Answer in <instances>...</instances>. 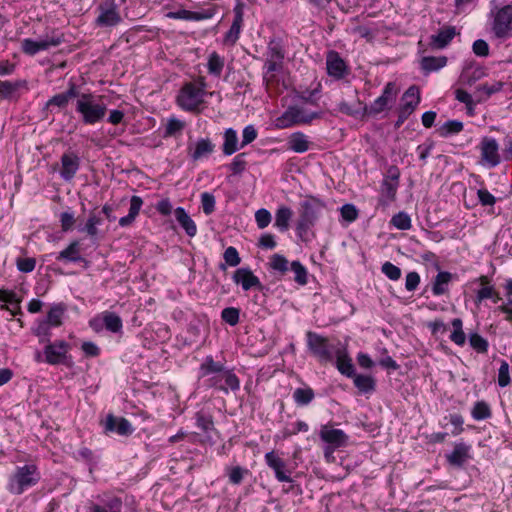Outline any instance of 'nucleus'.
Segmentation results:
<instances>
[{
    "label": "nucleus",
    "mask_w": 512,
    "mask_h": 512,
    "mask_svg": "<svg viewBox=\"0 0 512 512\" xmlns=\"http://www.w3.org/2000/svg\"><path fill=\"white\" fill-rule=\"evenodd\" d=\"M199 379H203L206 387L218 389L225 394H228L229 390L237 391L240 388V380L236 374L223 363L214 361L212 356H206L201 363Z\"/></svg>",
    "instance_id": "nucleus-1"
},
{
    "label": "nucleus",
    "mask_w": 512,
    "mask_h": 512,
    "mask_svg": "<svg viewBox=\"0 0 512 512\" xmlns=\"http://www.w3.org/2000/svg\"><path fill=\"white\" fill-rule=\"evenodd\" d=\"M75 111L80 115L84 124L94 125L104 119L107 106L100 101V97H96L92 93H82L76 101Z\"/></svg>",
    "instance_id": "nucleus-2"
},
{
    "label": "nucleus",
    "mask_w": 512,
    "mask_h": 512,
    "mask_svg": "<svg viewBox=\"0 0 512 512\" xmlns=\"http://www.w3.org/2000/svg\"><path fill=\"white\" fill-rule=\"evenodd\" d=\"M325 205L317 198H309L300 204L299 218L297 220V234L302 237L320 218Z\"/></svg>",
    "instance_id": "nucleus-3"
},
{
    "label": "nucleus",
    "mask_w": 512,
    "mask_h": 512,
    "mask_svg": "<svg viewBox=\"0 0 512 512\" xmlns=\"http://www.w3.org/2000/svg\"><path fill=\"white\" fill-rule=\"evenodd\" d=\"M40 479L37 467L32 464L17 467L10 477L8 490L16 495L22 494L26 489L34 486Z\"/></svg>",
    "instance_id": "nucleus-4"
},
{
    "label": "nucleus",
    "mask_w": 512,
    "mask_h": 512,
    "mask_svg": "<svg viewBox=\"0 0 512 512\" xmlns=\"http://www.w3.org/2000/svg\"><path fill=\"white\" fill-rule=\"evenodd\" d=\"M320 115L319 112H309L299 106H290L276 118L275 126L279 129H285L298 124H308L319 118Z\"/></svg>",
    "instance_id": "nucleus-5"
},
{
    "label": "nucleus",
    "mask_w": 512,
    "mask_h": 512,
    "mask_svg": "<svg viewBox=\"0 0 512 512\" xmlns=\"http://www.w3.org/2000/svg\"><path fill=\"white\" fill-rule=\"evenodd\" d=\"M64 42V35L56 30L46 33L38 40L25 38L21 41V50L29 56H34L40 51H46L57 47Z\"/></svg>",
    "instance_id": "nucleus-6"
},
{
    "label": "nucleus",
    "mask_w": 512,
    "mask_h": 512,
    "mask_svg": "<svg viewBox=\"0 0 512 512\" xmlns=\"http://www.w3.org/2000/svg\"><path fill=\"white\" fill-rule=\"evenodd\" d=\"M306 342L311 354L320 361L332 362L334 360L337 343H330L327 337L313 331L306 333Z\"/></svg>",
    "instance_id": "nucleus-7"
},
{
    "label": "nucleus",
    "mask_w": 512,
    "mask_h": 512,
    "mask_svg": "<svg viewBox=\"0 0 512 512\" xmlns=\"http://www.w3.org/2000/svg\"><path fill=\"white\" fill-rule=\"evenodd\" d=\"M205 84L196 85L194 83L185 84L178 95L179 106L186 111H195L204 101Z\"/></svg>",
    "instance_id": "nucleus-8"
},
{
    "label": "nucleus",
    "mask_w": 512,
    "mask_h": 512,
    "mask_svg": "<svg viewBox=\"0 0 512 512\" xmlns=\"http://www.w3.org/2000/svg\"><path fill=\"white\" fill-rule=\"evenodd\" d=\"M266 465L274 472V476L278 482L292 483V470L288 467L287 462L280 457L275 451L267 452L264 455Z\"/></svg>",
    "instance_id": "nucleus-9"
},
{
    "label": "nucleus",
    "mask_w": 512,
    "mask_h": 512,
    "mask_svg": "<svg viewBox=\"0 0 512 512\" xmlns=\"http://www.w3.org/2000/svg\"><path fill=\"white\" fill-rule=\"evenodd\" d=\"M43 350L44 360L50 365L64 364L70 350V344L64 340L45 343Z\"/></svg>",
    "instance_id": "nucleus-10"
},
{
    "label": "nucleus",
    "mask_w": 512,
    "mask_h": 512,
    "mask_svg": "<svg viewBox=\"0 0 512 512\" xmlns=\"http://www.w3.org/2000/svg\"><path fill=\"white\" fill-rule=\"evenodd\" d=\"M512 31V5L498 9L493 22V32L498 38H507Z\"/></svg>",
    "instance_id": "nucleus-11"
},
{
    "label": "nucleus",
    "mask_w": 512,
    "mask_h": 512,
    "mask_svg": "<svg viewBox=\"0 0 512 512\" xmlns=\"http://www.w3.org/2000/svg\"><path fill=\"white\" fill-rule=\"evenodd\" d=\"M397 96V88L394 82H388L382 94L374 100V102L369 106L365 107V111L368 115H377L387 109L389 103L395 101Z\"/></svg>",
    "instance_id": "nucleus-12"
},
{
    "label": "nucleus",
    "mask_w": 512,
    "mask_h": 512,
    "mask_svg": "<svg viewBox=\"0 0 512 512\" xmlns=\"http://www.w3.org/2000/svg\"><path fill=\"white\" fill-rule=\"evenodd\" d=\"M118 7L114 0H106L99 6V15L96 22L101 27L116 26L121 22Z\"/></svg>",
    "instance_id": "nucleus-13"
},
{
    "label": "nucleus",
    "mask_w": 512,
    "mask_h": 512,
    "mask_svg": "<svg viewBox=\"0 0 512 512\" xmlns=\"http://www.w3.org/2000/svg\"><path fill=\"white\" fill-rule=\"evenodd\" d=\"M319 437L324 443L338 448L345 447L349 440V436L343 430L334 428L330 424L321 426Z\"/></svg>",
    "instance_id": "nucleus-14"
},
{
    "label": "nucleus",
    "mask_w": 512,
    "mask_h": 512,
    "mask_svg": "<svg viewBox=\"0 0 512 512\" xmlns=\"http://www.w3.org/2000/svg\"><path fill=\"white\" fill-rule=\"evenodd\" d=\"M326 68L329 76L339 80L344 78L348 72V66L340 54L331 50L326 55Z\"/></svg>",
    "instance_id": "nucleus-15"
},
{
    "label": "nucleus",
    "mask_w": 512,
    "mask_h": 512,
    "mask_svg": "<svg viewBox=\"0 0 512 512\" xmlns=\"http://www.w3.org/2000/svg\"><path fill=\"white\" fill-rule=\"evenodd\" d=\"M216 12L217 8L215 6H212L207 9H202L200 11H189L185 9H180L177 11L168 12L166 16L170 19L202 21L211 19L216 14Z\"/></svg>",
    "instance_id": "nucleus-16"
},
{
    "label": "nucleus",
    "mask_w": 512,
    "mask_h": 512,
    "mask_svg": "<svg viewBox=\"0 0 512 512\" xmlns=\"http://www.w3.org/2000/svg\"><path fill=\"white\" fill-rule=\"evenodd\" d=\"M400 171L397 166H390L387 175L381 184V195L388 201L395 200L398 185H399Z\"/></svg>",
    "instance_id": "nucleus-17"
},
{
    "label": "nucleus",
    "mask_w": 512,
    "mask_h": 512,
    "mask_svg": "<svg viewBox=\"0 0 512 512\" xmlns=\"http://www.w3.org/2000/svg\"><path fill=\"white\" fill-rule=\"evenodd\" d=\"M481 159L490 167L500 163L499 146L494 138L484 137L480 143Z\"/></svg>",
    "instance_id": "nucleus-18"
},
{
    "label": "nucleus",
    "mask_w": 512,
    "mask_h": 512,
    "mask_svg": "<svg viewBox=\"0 0 512 512\" xmlns=\"http://www.w3.org/2000/svg\"><path fill=\"white\" fill-rule=\"evenodd\" d=\"M232 279L237 285H241L244 291H248L252 288L262 291L264 288L259 278L254 275L249 268L242 267L237 269L234 272Z\"/></svg>",
    "instance_id": "nucleus-19"
},
{
    "label": "nucleus",
    "mask_w": 512,
    "mask_h": 512,
    "mask_svg": "<svg viewBox=\"0 0 512 512\" xmlns=\"http://www.w3.org/2000/svg\"><path fill=\"white\" fill-rule=\"evenodd\" d=\"M334 359L336 367L341 374L349 378L354 376L355 370L352 359L349 357L346 347L340 341H337Z\"/></svg>",
    "instance_id": "nucleus-20"
},
{
    "label": "nucleus",
    "mask_w": 512,
    "mask_h": 512,
    "mask_svg": "<svg viewBox=\"0 0 512 512\" xmlns=\"http://www.w3.org/2000/svg\"><path fill=\"white\" fill-rule=\"evenodd\" d=\"M244 7V3L238 2L233 9L234 19L230 29L227 31L224 37V42L226 44L234 45L239 39L243 25Z\"/></svg>",
    "instance_id": "nucleus-21"
},
{
    "label": "nucleus",
    "mask_w": 512,
    "mask_h": 512,
    "mask_svg": "<svg viewBox=\"0 0 512 512\" xmlns=\"http://www.w3.org/2000/svg\"><path fill=\"white\" fill-rule=\"evenodd\" d=\"M104 427L106 432H116L122 436L131 435L134 431L131 423L126 418L116 417L112 414L107 416Z\"/></svg>",
    "instance_id": "nucleus-22"
},
{
    "label": "nucleus",
    "mask_w": 512,
    "mask_h": 512,
    "mask_svg": "<svg viewBox=\"0 0 512 512\" xmlns=\"http://www.w3.org/2000/svg\"><path fill=\"white\" fill-rule=\"evenodd\" d=\"M28 90V82L26 80L2 81L0 80V98L6 100H17L19 98L18 91Z\"/></svg>",
    "instance_id": "nucleus-23"
},
{
    "label": "nucleus",
    "mask_w": 512,
    "mask_h": 512,
    "mask_svg": "<svg viewBox=\"0 0 512 512\" xmlns=\"http://www.w3.org/2000/svg\"><path fill=\"white\" fill-rule=\"evenodd\" d=\"M79 167L80 159L76 154L70 152L62 155L60 175L65 181L72 180Z\"/></svg>",
    "instance_id": "nucleus-24"
},
{
    "label": "nucleus",
    "mask_w": 512,
    "mask_h": 512,
    "mask_svg": "<svg viewBox=\"0 0 512 512\" xmlns=\"http://www.w3.org/2000/svg\"><path fill=\"white\" fill-rule=\"evenodd\" d=\"M215 145L209 138H201L195 144L188 146V153L193 161H198L214 152Z\"/></svg>",
    "instance_id": "nucleus-25"
},
{
    "label": "nucleus",
    "mask_w": 512,
    "mask_h": 512,
    "mask_svg": "<svg viewBox=\"0 0 512 512\" xmlns=\"http://www.w3.org/2000/svg\"><path fill=\"white\" fill-rule=\"evenodd\" d=\"M456 29L452 26H447L439 30V32L430 37V47L432 49L445 48L455 37Z\"/></svg>",
    "instance_id": "nucleus-26"
},
{
    "label": "nucleus",
    "mask_w": 512,
    "mask_h": 512,
    "mask_svg": "<svg viewBox=\"0 0 512 512\" xmlns=\"http://www.w3.org/2000/svg\"><path fill=\"white\" fill-rule=\"evenodd\" d=\"M470 446L465 443H456L454 449L446 456L450 465L455 467H462L469 459Z\"/></svg>",
    "instance_id": "nucleus-27"
},
{
    "label": "nucleus",
    "mask_w": 512,
    "mask_h": 512,
    "mask_svg": "<svg viewBox=\"0 0 512 512\" xmlns=\"http://www.w3.org/2000/svg\"><path fill=\"white\" fill-rule=\"evenodd\" d=\"M453 279V274L448 271H440L432 282V293L434 296H442L449 291V285Z\"/></svg>",
    "instance_id": "nucleus-28"
},
{
    "label": "nucleus",
    "mask_w": 512,
    "mask_h": 512,
    "mask_svg": "<svg viewBox=\"0 0 512 512\" xmlns=\"http://www.w3.org/2000/svg\"><path fill=\"white\" fill-rule=\"evenodd\" d=\"M311 142L302 132L292 133L287 141L288 149L295 153H304L310 149Z\"/></svg>",
    "instance_id": "nucleus-29"
},
{
    "label": "nucleus",
    "mask_w": 512,
    "mask_h": 512,
    "mask_svg": "<svg viewBox=\"0 0 512 512\" xmlns=\"http://www.w3.org/2000/svg\"><path fill=\"white\" fill-rule=\"evenodd\" d=\"M174 214L177 222L185 230L187 235L190 237L195 236L197 232L196 224L185 211V209L182 207H177L174 211Z\"/></svg>",
    "instance_id": "nucleus-30"
},
{
    "label": "nucleus",
    "mask_w": 512,
    "mask_h": 512,
    "mask_svg": "<svg viewBox=\"0 0 512 512\" xmlns=\"http://www.w3.org/2000/svg\"><path fill=\"white\" fill-rule=\"evenodd\" d=\"M223 138L222 151L224 155L230 156L241 149L240 144H238L237 132L233 128H227L224 131Z\"/></svg>",
    "instance_id": "nucleus-31"
},
{
    "label": "nucleus",
    "mask_w": 512,
    "mask_h": 512,
    "mask_svg": "<svg viewBox=\"0 0 512 512\" xmlns=\"http://www.w3.org/2000/svg\"><path fill=\"white\" fill-rule=\"evenodd\" d=\"M403 101L404 104L400 108L411 114L420 102L418 88L415 86L409 87L403 95Z\"/></svg>",
    "instance_id": "nucleus-32"
},
{
    "label": "nucleus",
    "mask_w": 512,
    "mask_h": 512,
    "mask_svg": "<svg viewBox=\"0 0 512 512\" xmlns=\"http://www.w3.org/2000/svg\"><path fill=\"white\" fill-rule=\"evenodd\" d=\"M353 382L360 393L368 394L375 391L376 382L372 376L363 374H354Z\"/></svg>",
    "instance_id": "nucleus-33"
},
{
    "label": "nucleus",
    "mask_w": 512,
    "mask_h": 512,
    "mask_svg": "<svg viewBox=\"0 0 512 512\" xmlns=\"http://www.w3.org/2000/svg\"><path fill=\"white\" fill-rule=\"evenodd\" d=\"M293 216V211L287 206H280L275 213V227L285 232L289 229V222Z\"/></svg>",
    "instance_id": "nucleus-34"
},
{
    "label": "nucleus",
    "mask_w": 512,
    "mask_h": 512,
    "mask_svg": "<svg viewBox=\"0 0 512 512\" xmlns=\"http://www.w3.org/2000/svg\"><path fill=\"white\" fill-rule=\"evenodd\" d=\"M446 64H447V58L445 56H440V57L427 56V57H423L421 60V68L426 73L438 71L439 69L445 67Z\"/></svg>",
    "instance_id": "nucleus-35"
},
{
    "label": "nucleus",
    "mask_w": 512,
    "mask_h": 512,
    "mask_svg": "<svg viewBox=\"0 0 512 512\" xmlns=\"http://www.w3.org/2000/svg\"><path fill=\"white\" fill-rule=\"evenodd\" d=\"M102 322L105 328L113 333L120 332L123 327L121 318L113 312H104Z\"/></svg>",
    "instance_id": "nucleus-36"
},
{
    "label": "nucleus",
    "mask_w": 512,
    "mask_h": 512,
    "mask_svg": "<svg viewBox=\"0 0 512 512\" xmlns=\"http://www.w3.org/2000/svg\"><path fill=\"white\" fill-rule=\"evenodd\" d=\"M57 260H67L70 262H79L82 260L79 251L78 241L72 242L66 249L62 250L56 258Z\"/></svg>",
    "instance_id": "nucleus-37"
},
{
    "label": "nucleus",
    "mask_w": 512,
    "mask_h": 512,
    "mask_svg": "<svg viewBox=\"0 0 512 512\" xmlns=\"http://www.w3.org/2000/svg\"><path fill=\"white\" fill-rule=\"evenodd\" d=\"M267 58L284 60L285 49L280 39L273 38L268 42Z\"/></svg>",
    "instance_id": "nucleus-38"
},
{
    "label": "nucleus",
    "mask_w": 512,
    "mask_h": 512,
    "mask_svg": "<svg viewBox=\"0 0 512 512\" xmlns=\"http://www.w3.org/2000/svg\"><path fill=\"white\" fill-rule=\"evenodd\" d=\"M102 224V218L97 215L94 211H91L89 213V217L87 219V222L83 228H80L79 230L82 232H86L88 236L91 238H94L98 235V225Z\"/></svg>",
    "instance_id": "nucleus-39"
},
{
    "label": "nucleus",
    "mask_w": 512,
    "mask_h": 512,
    "mask_svg": "<svg viewBox=\"0 0 512 512\" xmlns=\"http://www.w3.org/2000/svg\"><path fill=\"white\" fill-rule=\"evenodd\" d=\"M314 397V391L310 387L297 388L293 392V399L299 406L308 405L314 399Z\"/></svg>",
    "instance_id": "nucleus-40"
},
{
    "label": "nucleus",
    "mask_w": 512,
    "mask_h": 512,
    "mask_svg": "<svg viewBox=\"0 0 512 512\" xmlns=\"http://www.w3.org/2000/svg\"><path fill=\"white\" fill-rule=\"evenodd\" d=\"M453 327V332L450 335V339L456 345L462 346L465 344L466 336L462 329V320L460 318H455L451 322Z\"/></svg>",
    "instance_id": "nucleus-41"
},
{
    "label": "nucleus",
    "mask_w": 512,
    "mask_h": 512,
    "mask_svg": "<svg viewBox=\"0 0 512 512\" xmlns=\"http://www.w3.org/2000/svg\"><path fill=\"white\" fill-rule=\"evenodd\" d=\"M207 66L210 74L220 76L224 67V58L217 52H213L209 55Z\"/></svg>",
    "instance_id": "nucleus-42"
},
{
    "label": "nucleus",
    "mask_w": 512,
    "mask_h": 512,
    "mask_svg": "<svg viewBox=\"0 0 512 512\" xmlns=\"http://www.w3.org/2000/svg\"><path fill=\"white\" fill-rule=\"evenodd\" d=\"M184 127H185V122H183L175 117H171L167 121L163 137L168 138V137H173L178 134H181Z\"/></svg>",
    "instance_id": "nucleus-43"
},
{
    "label": "nucleus",
    "mask_w": 512,
    "mask_h": 512,
    "mask_svg": "<svg viewBox=\"0 0 512 512\" xmlns=\"http://www.w3.org/2000/svg\"><path fill=\"white\" fill-rule=\"evenodd\" d=\"M223 258L225 260V263L220 264V269L225 270L226 265H229L231 267H235L240 264L241 258L239 256V253L237 249L233 246H229L226 248L223 254Z\"/></svg>",
    "instance_id": "nucleus-44"
},
{
    "label": "nucleus",
    "mask_w": 512,
    "mask_h": 512,
    "mask_svg": "<svg viewBox=\"0 0 512 512\" xmlns=\"http://www.w3.org/2000/svg\"><path fill=\"white\" fill-rule=\"evenodd\" d=\"M475 420H485L491 417L492 412L489 405L485 401H477L471 411Z\"/></svg>",
    "instance_id": "nucleus-45"
},
{
    "label": "nucleus",
    "mask_w": 512,
    "mask_h": 512,
    "mask_svg": "<svg viewBox=\"0 0 512 512\" xmlns=\"http://www.w3.org/2000/svg\"><path fill=\"white\" fill-rule=\"evenodd\" d=\"M463 130V123L458 120H449L439 128V134L442 137L458 134Z\"/></svg>",
    "instance_id": "nucleus-46"
},
{
    "label": "nucleus",
    "mask_w": 512,
    "mask_h": 512,
    "mask_svg": "<svg viewBox=\"0 0 512 512\" xmlns=\"http://www.w3.org/2000/svg\"><path fill=\"white\" fill-rule=\"evenodd\" d=\"M226 470L229 482L234 485H239L243 481L244 477L250 473L247 468H243L241 466L228 467Z\"/></svg>",
    "instance_id": "nucleus-47"
},
{
    "label": "nucleus",
    "mask_w": 512,
    "mask_h": 512,
    "mask_svg": "<svg viewBox=\"0 0 512 512\" xmlns=\"http://www.w3.org/2000/svg\"><path fill=\"white\" fill-rule=\"evenodd\" d=\"M64 308L61 305H54L51 307L45 320L50 326L58 327L62 324V317Z\"/></svg>",
    "instance_id": "nucleus-48"
},
{
    "label": "nucleus",
    "mask_w": 512,
    "mask_h": 512,
    "mask_svg": "<svg viewBox=\"0 0 512 512\" xmlns=\"http://www.w3.org/2000/svg\"><path fill=\"white\" fill-rule=\"evenodd\" d=\"M290 270L294 273V281L299 285L307 284V269L299 262L293 261L290 264Z\"/></svg>",
    "instance_id": "nucleus-49"
},
{
    "label": "nucleus",
    "mask_w": 512,
    "mask_h": 512,
    "mask_svg": "<svg viewBox=\"0 0 512 512\" xmlns=\"http://www.w3.org/2000/svg\"><path fill=\"white\" fill-rule=\"evenodd\" d=\"M196 425L203 432L208 433L209 431L214 430V422L213 417L210 414H206L204 412L196 413Z\"/></svg>",
    "instance_id": "nucleus-50"
},
{
    "label": "nucleus",
    "mask_w": 512,
    "mask_h": 512,
    "mask_svg": "<svg viewBox=\"0 0 512 512\" xmlns=\"http://www.w3.org/2000/svg\"><path fill=\"white\" fill-rule=\"evenodd\" d=\"M391 224L399 230H408L411 228V218L406 212H398L391 218Z\"/></svg>",
    "instance_id": "nucleus-51"
},
{
    "label": "nucleus",
    "mask_w": 512,
    "mask_h": 512,
    "mask_svg": "<svg viewBox=\"0 0 512 512\" xmlns=\"http://www.w3.org/2000/svg\"><path fill=\"white\" fill-rule=\"evenodd\" d=\"M469 343L478 353H486L488 351V341L478 333L470 334Z\"/></svg>",
    "instance_id": "nucleus-52"
},
{
    "label": "nucleus",
    "mask_w": 512,
    "mask_h": 512,
    "mask_svg": "<svg viewBox=\"0 0 512 512\" xmlns=\"http://www.w3.org/2000/svg\"><path fill=\"white\" fill-rule=\"evenodd\" d=\"M270 266L273 270L282 274L286 273L290 269L288 260L280 254H274L271 257Z\"/></svg>",
    "instance_id": "nucleus-53"
},
{
    "label": "nucleus",
    "mask_w": 512,
    "mask_h": 512,
    "mask_svg": "<svg viewBox=\"0 0 512 512\" xmlns=\"http://www.w3.org/2000/svg\"><path fill=\"white\" fill-rule=\"evenodd\" d=\"M240 311L234 307H227L222 310V319L231 326H235L239 322Z\"/></svg>",
    "instance_id": "nucleus-54"
},
{
    "label": "nucleus",
    "mask_w": 512,
    "mask_h": 512,
    "mask_svg": "<svg viewBox=\"0 0 512 512\" xmlns=\"http://www.w3.org/2000/svg\"><path fill=\"white\" fill-rule=\"evenodd\" d=\"M381 271L387 278L393 281H396L401 277V269L388 261L382 265Z\"/></svg>",
    "instance_id": "nucleus-55"
},
{
    "label": "nucleus",
    "mask_w": 512,
    "mask_h": 512,
    "mask_svg": "<svg viewBox=\"0 0 512 512\" xmlns=\"http://www.w3.org/2000/svg\"><path fill=\"white\" fill-rule=\"evenodd\" d=\"M215 197L209 192H203L201 194V204L204 214L210 215L215 210Z\"/></svg>",
    "instance_id": "nucleus-56"
},
{
    "label": "nucleus",
    "mask_w": 512,
    "mask_h": 512,
    "mask_svg": "<svg viewBox=\"0 0 512 512\" xmlns=\"http://www.w3.org/2000/svg\"><path fill=\"white\" fill-rule=\"evenodd\" d=\"M511 379L509 375V364L506 361H501L498 369V385L500 387H506L510 384Z\"/></svg>",
    "instance_id": "nucleus-57"
},
{
    "label": "nucleus",
    "mask_w": 512,
    "mask_h": 512,
    "mask_svg": "<svg viewBox=\"0 0 512 512\" xmlns=\"http://www.w3.org/2000/svg\"><path fill=\"white\" fill-rule=\"evenodd\" d=\"M258 136V132L253 125H247L242 131V141L240 148H244L246 145L252 143Z\"/></svg>",
    "instance_id": "nucleus-58"
},
{
    "label": "nucleus",
    "mask_w": 512,
    "mask_h": 512,
    "mask_svg": "<svg viewBox=\"0 0 512 512\" xmlns=\"http://www.w3.org/2000/svg\"><path fill=\"white\" fill-rule=\"evenodd\" d=\"M255 220H256L258 228L264 229L270 224V222L272 220V216H271V213L267 209L261 208L256 211Z\"/></svg>",
    "instance_id": "nucleus-59"
},
{
    "label": "nucleus",
    "mask_w": 512,
    "mask_h": 512,
    "mask_svg": "<svg viewBox=\"0 0 512 512\" xmlns=\"http://www.w3.org/2000/svg\"><path fill=\"white\" fill-rule=\"evenodd\" d=\"M34 334L36 336L39 337V342L40 343H47L50 341V325L46 322V321H43L41 322L35 329H34Z\"/></svg>",
    "instance_id": "nucleus-60"
},
{
    "label": "nucleus",
    "mask_w": 512,
    "mask_h": 512,
    "mask_svg": "<svg viewBox=\"0 0 512 512\" xmlns=\"http://www.w3.org/2000/svg\"><path fill=\"white\" fill-rule=\"evenodd\" d=\"M341 217L348 223L358 218V210L353 204H345L340 209Z\"/></svg>",
    "instance_id": "nucleus-61"
},
{
    "label": "nucleus",
    "mask_w": 512,
    "mask_h": 512,
    "mask_svg": "<svg viewBox=\"0 0 512 512\" xmlns=\"http://www.w3.org/2000/svg\"><path fill=\"white\" fill-rule=\"evenodd\" d=\"M503 88V83L501 82H494L492 84H482L480 86L477 87V91L479 93H484L485 94V98L484 99H487L489 98L492 94H495L497 92H499L501 89Z\"/></svg>",
    "instance_id": "nucleus-62"
},
{
    "label": "nucleus",
    "mask_w": 512,
    "mask_h": 512,
    "mask_svg": "<svg viewBox=\"0 0 512 512\" xmlns=\"http://www.w3.org/2000/svg\"><path fill=\"white\" fill-rule=\"evenodd\" d=\"M246 165L245 153H240L233 158L229 167L233 174H240L245 170Z\"/></svg>",
    "instance_id": "nucleus-63"
},
{
    "label": "nucleus",
    "mask_w": 512,
    "mask_h": 512,
    "mask_svg": "<svg viewBox=\"0 0 512 512\" xmlns=\"http://www.w3.org/2000/svg\"><path fill=\"white\" fill-rule=\"evenodd\" d=\"M120 510V502L115 501L111 502L109 504V509L106 507L100 506L98 504L92 503L89 507L87 512H119Z\"/></svg>",
    "instance_id": "nucleus-64"
}]
</instances>
